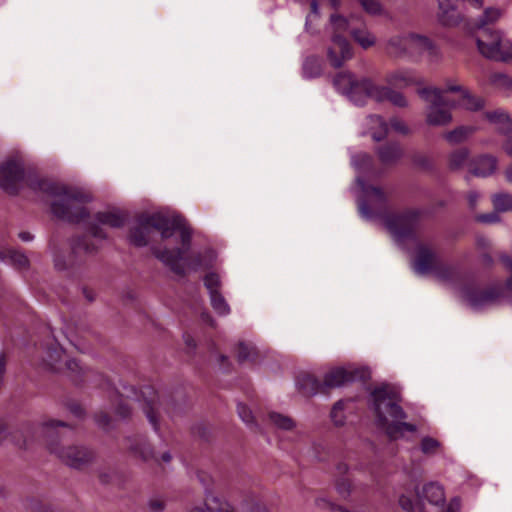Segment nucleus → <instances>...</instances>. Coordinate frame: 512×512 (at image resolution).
I'll return each instance as SVG.
<instances>
[{
    "mask_svg": "<svg viewBox=\"0 0 512 512\" xmlns=\"http://www.w3.org/2000/svg\"><path fill=\"white\" fill-rule=\"evenodd\" d=\"M268 421L273 427L284 431H290L295 427V422L291 417L278 412H270Z\"/></svg>",
    "mask_w": 512,
    "mask_h": 512,
    "instance_id": "a878e982",
    "label": "nucleus"
},
{
    "mask_svg": "<svg viewBox=\"0 0 512 512\" xmlns=\"http://www.w3.org/2000/svg\"><path fill=\"white\" fill-rule=\"evenodd\" d=\"M99 422H100L101 424H103V425H106V424L108 423L107 417L105 416V417L103 418V421H102V420H99Z\"/></svg>",
    "mask_w": 512,
    "mask_h": 512,
    "instance_id": "0e129e2a",
    "label": "nucleus"
},
{
    "mask_svg": "<svg viewBox=\"0 0 512 512\" xmlns=\"http://www.w3.org/2000/svg\"><path fill=\"white\" fill-rule=\"evenodd\" d=\"M204 284H205L206 288L208 289L210 295H212L214 293H219L218 288L220 286V278L217 274L210 273V274L206 275V277L204 279Z\"/></svg>",
    "mask_w": 512,
    "mask_h": 512,
    "instance_id": "4c0bfd02",
    "label": "nucleus"
},
{
    "mask_svg": "<svg viewBox=\"0 0 512 512\" xmlns=\"http://www.w3.org/2000/svg\"><path fill=\"white\" fill-rule=\"evenodd\" d=\"M496 169L497 158L492 155H480L471 162V172L478 177L491 176Z\"/></svg>",
    "mask_w": 512,
    "mask_h": 512,
    "instance_id": "a211bd4d",
    "label": "nucleus"
},
{
    "mask_svg": "<svg viewBox=\"0 0 512 512\" xmlns=\"http://www.w3.org/2000/svg\"><path fill=\"white\" fill-rule=\"evenodd\" d=\"M479 198V194L475 191H471L468 194V201L471 206H475Z\"/></svg>",
    "mask_w": 512,
    "mask_h": 512,
    "instance_id": "864d4df0",
    "label": "nucleus"
},
{
    "mask_svg": "<svg viewBox=\"0 0 512 512\" xmlns=\"http://www.w3.org/2000/svg\"><path fill=\"white\" fill-rule=\"evenodd\" d=\"M502 15L503 11L500 8L488 7L480 16L477 25L479 27H483L485 25L495 23L501 18Z\"/></svg>",
    "mask_w": 512,
    "mask_h": 512,
    "instance_id": "473e14b6",
    "label": "nucleus"
},
{
    "mask_svg": "<svg viewBox=\"0 0 512 512\" xmlns=\"http://www.w3.org/2000/svg\"><path fill=\"white\" fill-rule=\"evenodd\" d=\"M55 266L58 268V269H64V265H62L60 262H58L57 260H55Z\"/></svg>",
    "mask_w": 512,
    "mask_h": 512,
    "instance_id": "e2e57ef3",
    "label": "nucleus"
},
{
    "mask_svg": "<svg viewBox=\"0 0 512 512\" xmlns=\"http://www.w3.org/2000/svg\"><path fill=\"white\" fill-rule=\"evenodd\" d=\"M253 348L247 344L240 343L237 349L238 358L240 361H244L250 358Z\"/></svg>",
    "mask_w": 512,
    "mask_h": 512,
    "instance_id": "37998d69",
    "label": "nucleus"
},
{
    "mask_svg": "<svg viewBox=\"0 0 512 512\" xmlns=\"http://www.w3.org/2000/svg\"><path fill=\"white\" fill-rule=\"evenodd\" d=\"M386 82L388 85L396 88H405L422 83L415 71L407 68H399L387 73Z\"/></svg>",
    "mask_w": 512,
    "mask_h": 512,
    "instance_id": "dca6fc26",
    "label": "nucleus"
},
{
    "mask_svg": "<svg viewBox=\"0 0 512 512\" xmlns=\"http://www.w3.org/2000/svg\"><path fill=\"white\" fill-rule=\"evenodd\" d=\"M363 9L372 15H378L382 12V6L377 0H359Z\"/></svg>",
    "mask_w": 512,
    "mask_h": 512,
    "instance_id": "58836bf2",
    "label": "nucleus"
},
{
    "mask_svg": "<svg viewBox=\"0 0 512 512\" xmlns=\"http://www.w3.org/2000/svg\"><path fill=\"white\" fill-rule=\"evenodd\" d=\"M405 41L407 42L406 56H427L431 61L438 59V49L426 36L415 33H408L406 34Z\"/></svg>",
    "mask_w": 512,
    "mask_h": 512,
    "instance_id": "4468645a",
    "label": "nucleus"
},
{
    "mask_svg": "<svg viewBox=\"0 0 512 512\" xmlns=\"http://www.w3.org/2000/svg\"><path fill=\"white\" fill-rule=\"evenodd\" d=\"M200 481L205 488V499L207 502L214 504L212 512H236L235 507L226 499L214 496L209 491V484L205 482L204 478L200 477Z\"/></svg>",
    "mask_w": 512,
    "mask_h": 512,
    "instance_id": "412c9836",
    "label": "nucleus"
},
{
    "mask_svg": "<svg viewBox=\"0 0 512 512\" xmlns=\"http://www.w3.org/2000/svg\"><path fill=\"white\" fill-rule=\"evenodd\" d=\"M69 431V427L64 422L55 420L45 422L40 427V433L47 442L50 451L55 453L67 465L78 468L89 460V453L84 448L77 446L60 449L56 443V439L62 438Z\"/></svg>",
    "mask_w": 512,
    "mask_h": 512,
    "instance_id": "423d86ee",
    "label": "nucleus"
},
{
    "mask_svg": "<svg viewBox=\"0 0 512 512\" xmlns=\"http://www.w3.org/2000/svg\"><path fill=\"white\" fill-rule=\"evenodd\" d=\"M43 361L53 371H62L67 368L75 372L79 368V364L75 360L67 359L65 352L56 341L45 348Z\"/></svg>",
    "mask_w": 512,
    "mask_h": 512,
    "instance_id": "2eb2a0df",
    "label": "nucleus"
},
{
    "mask_svg": "<svg viewBox=\"0 0 512 512\" xmlns=\"http://www.w3.org/2000/svg\"><path fill=\"white\" fill-rule=\"evenodd\" d=\"M24 187L50 197L51 212L57 218L79 222L88 215L86 204L91 200L88 194L27 172L22 154L14 151L0 161V188L16 193Z\"/></svg>",
    "mask_w": 512,
    "mask_h": 512,
    "instance_id": "f03ea898",
    "label": "nucleus"
},
{
    "mask_svg": "<svg viewBox=\"0 0 512 512\" xmlns=\"http://www.w3.org/2000/svg\"><path fill=\"white\" fill-rule=\"evenodd\" d=\"M486 118L493 124L497 126V129L501 132H504L511 127V122L509 117L500 110H496L493 112H487Z\"/></svg>",
    "mask_w": 512,
    "mask_h": 512,
    "instance_id": "c85d7f7f",
    "label": "nucleus"
},
{
    "mask_svg": "<svg viewBox=\"0 0 512 512\" xmlns=\"http://www.w3.org/2000/svg\"><path fill=\"white\" fill-rule=\"evenodd\" d=\"M355 193L358 197V207L361 216L367 220L372 219L373 213L369 205L381 207L385 201V195L378 187L367 186L360 176L356 177Z\"/></svg>",
    "mask_w": 512,
    "mask_h": 512,
    "instance_id": "9d476101",
    "label": "nucleus"
},
{
    "mask_svg": "<svg viewBox=\"0 0 512 512\" xmlns=\"http://www.w3.org/2000/svg\"><path fill=\"white\" fill-rule=\"evenodd\" d=\"M337 91L347 96L357 105L364 103L365 98L369 97L370 89L373 84L367 79L358 80L350 72H341L333 80Z\"/></svg>",
    "mask_w": 512,
    "mask_h": 512,
    "instance_id": "1a4fd4ad",
    "label": "nucleus"
},
{
    "mask_svg": "<svg viewBox=\"0 0 512 512\" xmlns=\"http://www.w3.org/2000/svg\"><path fill=\"white\" fill-rule=\"evenodd\" d=\"M474 132L470 126H459L444 134V139L451 145H456L467 140Z\"/></svg>",
    "mask_w": 512,
    "mask_h": 512,
    "instance_id": "5701e85b",
    "label": "nucleus"
},
{
    "mask_svg": "<svg viewBox=\"0 0 512 512\" xmlns=\"http://www.w3.org/2000/svg\"><path fill=\"white\" fill-rule=\"evenodd\" d=\"M149 505L150 508L155 512H159L163 509V503L158 500L151 501Z\"/></svg>",
    "mask_w": 512,
    "mask_h": 512,
    "instance_id": "6e6d98bb",
    "label": "nucleus"
},
{
    "mask_svg": "<svg viewBox=\"0 0 512 512\" xmlns=\"http://www.w3.org/2000/svg\"><path fill=\"white\" fill-rule=\"evenodd\" d=\"M370 397L376 424L391 439L403 437L406 431L417 430L416 425L404 421L406 413L399 405L400 395L397 391L388 386H381L375 389Z\"/></svg>",
    "mask_w": 512,
    "mask_h": 512,
    "instance_id": "39448f33",
    "label": "nucleus"
},
{
    "mask_svg": "<svg viewBox=\"0 0 512 512\" xmlns=\"http://www.w3.org/2000/svg\"><path fill=\"white\" fill-rule=\"evenodd\" d=\"M237 411L239 417L245 422L247 425H250L254 422V416L251 409L245 404H239L237 406Z\"/></svg>",
    "mask_w": 512,
    "mask_h": 512,
    "instance_id": "a19ab883",
    "label": "nucleus"
},
{
    "mask_svg": "<svg viewBox=\"0 0 512 512\" xmlns=\"http://www.w3.org/2000/svg\"><path fill=\"white\" fill-rule=\"evenodd\" d=\"M351 163L357 171L365 170L371 165V157L366 153H359L351 157Z\"/></svg>",
    "mask_w": 512,
    "mask_h": 512,
    "instance_id": "e433bc0d",
    "label": "nucleus"
},
{
    "mask_svg": "<svg viewBox=\"0 0 512 512\" xmlns=\"http://www.w3.org/2000/svg\"><path fill=\"white\" fill-rule=\"evenodd\" d=\"M499 211H494V212H491V213H486V214H481V215H478L477 216V220L480 221V222H483V223H488V224H491V223H496L499 221V214H498Z\"/></svg>",
    "mask_w": 512,
    "mask_h": 512,
    "instance_id": "c03bdc74",
    "label": "nucleus"
},
{
    "mask_svg": "<svg viewBox=\"0 0 512 512\" xmlns=\"http://www.w3.org/2000/svg\"><path fill=\"white\" fill-rule=\"evenodd\" d=\"M336 489H337V492L338 494L342 497V498H348L351 494V491H352V484H351V481L349 479H340L337 483H336Z\"/></svg>",
    "mask_w": 512,
    "mask_h": 512,
    "instance_id": "ea45409f",
    "label": "nucleus"
},
{
    "mask_svg": "<svg viewBox=\"0 0 512 512\" xmlns=\"http://www.w3.org/2000/svg\"><path fill=\"white\" fill-rule=\"evenodd\" d=\"M0 260L20 268L26 267L28 264V259L23 253L10 248L0 247Z\"/></svg>",
    "mask_w": 512,
    "mask_h": 512,
    "instance_id": "b1692460",
    "label": "nucleus"
},
{
    "mask_svg": "<svg viewBox=\"0 0 512 512\" xmlns=\"http://www.w3.org/2000/svg\"><path fill=\"white\" fill-rule=\"evenodd\" d=\"M417 223L418 213L416 212L394 215L386 219V227L397 242L408 239L415 244V255L412 260L415 273L419 275L433 274L442 281L450 279L454 275V270L442 264L430 247L419 244L413 238Z\"/></svg>",
    "mask_w": 512,
    "mask_h": 512,
    "instance_id": "7ed1b4c3",
    "label": "nucleus"
},
{
    "mask_svg": "<svg viewBox=\"0 0 512 512\" xmlns=\"http://www.w3.org/2000/svg\"><path fill=\"white\" fill-rule=\"evenodd\" d=\"M348 29L349 21L346 18L331 15L330 22L326 27V33L329 35L327 59L335 68L341 67L353 57L352 47L346 39Z\"/></svg>",
    "mask_w": 512,
    "mask_h": 512,
    "instance_id": "0eeeda50",
    "label": "nucleus"
},
{
    "mask_svg": "<svg viewBox=\"0 0 512 512\" xmlns=\"http://www.w3.org/2000/svg\"><path fill=\"white\" fill-rule=\"evenodd\" d=\"M405 40L406 34L391 37L387 43L388 53L396 57L406 56L407 42Z\"/></svg>",
    "mask_w": 512,
    "mask_h": 512,
    "instance_id": "393cba45",
    "label": "nucleus"
},
{
    "mask_svg": "<svg viewBox=\"0 0 512 512\" xmlns=\"http://www.w3.org/2000/svg\"><path fill=\"white\" fill-rule=\"evenodd\" d=\"M311 13L307 16L306 19V29H309L311 23L318 17V3L316 0H311L310 2Z\"/></svg>",
    "mask_w": 512,
    "mask_h": 512,
    "instance_id": "a18cd8bd",
    "label": "nucleus"
},
{
    "mask_svg": "<svg viewBox=\"0 0 512 512\" xmlns=\"http://www.w3.org/2000/svg\"><path fill=\"white\" fill-rule=\"evenodd\" d=\"M460 502L457 498L451 500L444 512H459Z\"/></svg>",
    "mask_w": 512,
    "mask_h": 512,
    "instance_id": "8fccbe9b",
    "label": "nucleus"
},
{
    "mask_svg": "<svg viewBox=\"0 0 512 512\" xmlns=\"http://www.w3.org/2000/svg\"><path fill=\"white\" fill-rule=\"evenodd\" d=\"M459 295L473 310H481L495 303L499 293L496 289L482 291L474 285H465L459 289Z\"/></svg>",
    "mask_w": 512,
    "mask_h": 512,
    "instance_id": "f8f14e48",
    "label": "nucleus"
},
{
    "mask_svg": "<svg viewBox=\"0 0 512 512\" xmlns=\"http://www.w3.org/2000/svg\"><path fill=\"white\" fill-rule=\"evenodd\" d=\"M188 512H212V508L207 503H202L191 507Z\"/></svg>",
    "mask_w": 512,
    "mask_h": 512,
    "instance_id": "3c124183",
    "label": "nucleus"
},
{
    "mask_svg": "<svg viewBox=\"0 0 512 512\" xmlns=\"http://www.w3.org/2000/svg\"><path fill=\"white\" fill-rule=\"evenodd\" d=\"M469 150L461 148L452 152L449 156V167L452 170H458L465 166L469 159Z\"/></svg>",
    "mask_w": 512,
    "mask_h": 512,
    "instance_id": "c756f323",
    "label": "nucleus"
},
{
    "mask_svg": "<svg viewBox=\"0 0 512 512\" xmlns=\"http://www.w3.org/2000/svg\"><path fill=\"white\" fill-rule=\"evenodd\" d=\"M211 305L219 315L225 316L230 313V307L220 293L210 295Z\"/></svg>",
    "mask_w": 512,
    "mask_h": 512,
    "instance_id": "c9c22d12",
    "label": "nucleus"
},
{
    "mask_svg": "<svg viewBox=\"0 0 512 512\" xmlns=\"http://www.w3.org/2000/svg\"><path fill=\"white\" fill-rule=\"evenodd\" d=\"M418 93L430 103L426 112V121L433 126L449 124L452 121L450 109L453 107L478 110L483 105L481 99L472 96L467 90L457 85H450L445 90L423 88L419 89Z\"/></svg>",
    "mask_w": 512,
    "mask_h": 512,
    "instance_id": "20e7f679",
    "label": "nucleus"
},
{
    "mask_svg": "<svg viewBox=\"0 0 512 512\" xmlns=\"http://www.w3.org/2000/svg\"><path fill=\"white\" fill-rule=\"evenodd\" d=\"M419 498L427 500L433 505H440L445 500L443 488L436 483H429L423 486L421 492H417Z\"/></svg>",
    "mask_w": 512,
    "mask_h": 512,
    "instance_id": "aec40b11",
    "label": "nucleus"
},
{
    "mask_svg": "<svg viewBox=\"0 0 512 512\" xmlns=\"http://www.w3.org/2000/svg\"><path fill=\"white\" fill-rule=\"evenodd\" d=\"M504 175L507 182L512 183V165L505 170Z\"/></svg>",
    "mask_w": 512,
    "mask_h": 512,
    "instance_id": "13d9d810",
    "label": "nucleus"
},
{
    "mask_svg": "<svg viewBox=\"0 0 512 512\" xmlns=\"http://www.w3.org/2000/svg\"><path fill=\"white\" fill-rule=\"evenodd\" d=\"M479 52L486 58L506 61L512 57V42L500 31H483L477 38Z\"/></svg>",
    "mask_w": 512,
    "mask_h": 512,
    "instance_id": "6e6552de",
    "label": "nucleus"
},
{
    "mask_svg": "<svg viewBox=\"0 0 512 512\" xmlns=\"http://www.w3.org/2000/svg\"><path fill=\"white\" fill-rule=\"evenodd\" d=\"M365 125L364 133L370 134L375 141H380L387 135L388 125L380 116L371 115L367 117Z\"/></svg>",
    "mask_w": 512,
    "mask_h": 512,
    "instance_id": "6ab92c4d",
    "label": "nucleus"
},
{
    "mask_svg": "<svg viewBox=\"0 0 512 512\" xmlns=\"http://www.w3.org/2000/svg\"><path fill=\"white\" fill-rule=\"evenodd\" d=\"M351 402L348 400L337 401L330 412V418L333 424L337 427H341L346 423L347 411L350 410Z\"/></svg>",
    "mask_w": 512,
    "mask_h": 512,
    "instance_id": "4be33fe9",
    "label": "nucleus"
},
{
    "mask_svg": "<svg viewBox=\"0 0 512 512\" xmlns=\"http://www.w3.org/2000/svg\"><path fill=\"white\" fill-rule=\"evenodd\" d=\"M390 125L398 133L407 134L409 132L407 125L399 119H392Z\"/></svg>",
    "mask_w": 512,
    "mask_h": 512,
    "instance_id": "49530a36",
    "label": "nucleus"
},
{
    "mask_svg": "<svg viewBox=\"0 0 512 512\" xmlns=\"http://www.w3.org/2000/svg\"><path fill=\"white\" fill-rule=\"evenodd\" d=\"M19 237L23 241H30L33 238L32 235L29 232H21L19 234Z\"/></svg>",
    "mask_w": 512,
    "mask_h": 512,
    "instance_id": "bf43d9fd",
    "label": "nucleus"
},
{
    "mask_svg": "<svg viewBox=\"0 0 512 512\" xmlns=\"http://www.w3.org/2000/svg\"><path fill=\"white\" fill-rule=\"evenodd\" d=\"M161 458H162V460H163L164 462L168 463V462H170V460H171V455H170V453H169V452H165V453H163V454H162V457H161Z\"/></svg>",
    "mask_w": 512,
    "mask_h": 512,
    "instance_id": "052dcab7",
    "label": "nucleus"
},
{
    "mask_svg": "<svg viewBox=\"0 0 512 512\" xmlns=\"http://www.w3.org/2000/svg\"><path fill=\"white\" fill-rule=\"evenodd\" d=\"M369 98L376 101L389 100L393 105L398 107H404L407 105V101L403 94L386 86L373 85L370 89Z\"/></svg>",
    "mask_w": 512,
    "mask_h": 512,
    "instance_id": "f3484780",
    "label": "nucleus"
},
{
    "mask_svg": "<svg viewBox=\"0 0 512 512\" xmlns=\"http://www.w3.org/2000/svg\"><path fill=\"white\" fill-rule=\"evenodd\" d=\"M124 215L116 210H107L96 214L90 226V234L97 240H104L107 234L103 227L118 228L124 224Z\"/></svg>",
    "mask_w": 512,
    "mask_h": 512,
    "instance_id": "ddd939ff",
    "label": "nucleus"
},
{
    "mask_svg": "<svg viewBox=\"0 0 512 512\" xmlns=\"http://www.w3.org/2000/svg\"><path fill=\"white\" fill-rule=\"evenodd\" d=\"M153 230L159 231L164 241L177 235V247L152 249L153 255L176 274L208 267L215 258L212 249H198L192 244V229L181 216L168 217L161 213L141 216L132 227L129 240L135 246H146Z\"/></svg>",
    "mask_w": 512,
    "mask_h": 512,
    "instance_id": "f257e3e1",
    "label": "nucleus"
},
{
    "mask_svg": "<svg viewBox=\"0 0 512 512\" xmlns=\"http://www.w3.org/2000/svg\"><path fill=\"white\" fill-rule=\"evenodd\" d=\"M441 449V443L433 437L425 436L420 441V450L427 456L437 454Z\"/></svg>",
    "mask_w": 512,
    "mask_h": 512,
    "instance_id": "72a5a7b5",
    "label": "nucleus"
},
{
    "mask_svg": "<svg viewBox=\"0 0 512 512\" xmlns=\"http://www.w3.org/2000/svg\"><path fill=\"white\" fill-rule=\"evenodd\" d=\"M330 2L333 7H336L338 5V0H330Z\"/></svg>",
    "mask_w": 512,
    "mask_h": 512,
    "instance_id": "69168bd1",
    "label": "nucleus"
},
{
    "mask_svg": "<svg viewBox=\"0 0 512 512\" xmlns=\"http://www.w3.org/2000/svg\"><path fill=\"white\" fill-rule=\"evenodd\" d=\"M322 72L321 61L316 57H308L303 63V75L306 78H313Z\"/></svg>",
    "mask_w": 512,
    "mask_h": 512,
    "instance_id": "2f4dec72",
    "label": "nucleus"
},
{
    "mask_svg": "<svg viewBox=\"0 0 512 512\" xmlns=\"http://www.w3.org/2000/svg\"><path fill=\"white\" fill-rule=\"evenodd\" d=\"M399 504L406 511H411L414 507L413 501L405 495L399 497Z\"/></svg>",
    "mask_w": 512,
    "mask_h": 512,
    "instance_id": "de8ad7c7",
    "label": "nucleus"
},
{
    "mask_svg": "<svg viewBox=\"0 0 512 512\" xmlns=\"http://www.w3.org/2000/svg\"><path fill=\"white\" fill-rule=\"evenodd\" d=\"M492 202L497 211H507L512 209V195L507 193H498L492 197Z\"/></svg>",
    "mask_w": 512,
    "mask_h": 512,
    "instance_id": "f704fd0d",
    "label": "nucleus"
},
{
    "mask_svg": "<svg viewBox=\"0 0 512 512\" xmlns=\"http://www.w3.org/2000/svg\"><path fill=\"white\" fill-rule=\"evenodd\" d=\"M350 34L354 40L364 49H368L376 42L375 36L366 29H355L349 25Z\"/></svg>",
    "mask_w": 512,
    "mask_h": 512,
    "instance_id": "bb28decb",
    "label": "nucleus"
},
{
    "mask_svg": "<svg viewBox=\"0 0 512 512\" xmlns=\"http://www.w3.org/2000/svg\"><path fill=\"white\" fill-rule=\"evenodd\" d=\"M326 504H328V501L326 499L321 498L317 500V505L319 507H324Z\"/></svg>",
    "mask_w": 512,
    "mask_h": 512,
    "instance_id": "680f3d73",
    "label": "nucleus"
},
{
    "mask_svg": "<svg viewBox=\"0 0 512 512\" xmlns=\"http://www.w3.org/2000/svg\"><path fill=\"white\" fill-rule=\"evenodd\" d=\"M149 394H151L152 397L149 401L145 402L143 406V411L146 414L151 425L154 427L155 430H157L156 413L158 411V399L154 392L149 390Z\"/></svg>",
    "mask_w": 512,
    "mask_h": 512,
    "instance_id": "7c9ffc66",
    "label": "nucleus"
},
{
    "mask_svg": "<svg viewBox=\"0 0 512 512\" xmlns=\"http://www.w3.org/2000/svg\"><path fill=\"white\" fill-rule=\"evenodd\" d=\"M260 512H268L266 509H262Z\"/></svg>",
    "mask_w": 512,
    "mask_h": 512,
    "instance_id": "338daca9",
    "label": "nucleus"
},
{
    "mask_svg": "<svg viewBox=\"0 0 512 512\" xmlns=\"http://www.w3.org/2000/svg\"><path fill=\"white\" fill-rule=\"evenodd\" d=\"M96 244H88L86 239L79 240L74 249L76 252L84 251L85 253H93L98 249Z\"/></svg>",
    "mask_w": 512,
    "mask_h": 512,
    "instance_id": "79ce46f5",
    "label": "nucleus"
},
{
    "mask_svg": "<svg viewBox=\"0 0 512 512\" xmlns=\"http://www.w3.org/2000/svg\"><path fill=\"white\" fill-rule=\"evenodd\" d=\"M129 413V408H128V404L126 401H122L121 402V405L119 407V410H118V414L121 416V417H125L127 416Z\"/></svg>",
    "mask_w": 512,
    "mask_h": 512,
    "instance_id": "603ef678",
    "label": "nucleus"
},
{
    "mask_svg": "<svg viewBox=\"0 0 512 512\" xmlns=\"http://www.w3.org/2000/svg\"><path fill=\"white\" fill-rule=\"evenodd\" d=\"M368 377V369L348 365L346 367H337L327 372L324 377V384L327 387L335 388L355 380H364Z\"/></svg>",
    "mask_w": 512,
    "mask_h": 512,
    "instance_id": "9b49d317",
    "label": "nucleus"
},
{
    "mask_svg": "<svg viewBox=\"0 0 512 512\" xmlns=\"http://www.w3.org/2000/svg\"><path fill=\"white\" fill-rule=\"evenodd\" d=\"M504 151L512 157V136L509 137L503 145Z\"/></svg>",
    "mask_w": 512,
    "mask_h": 512,
    "instance_id": "5fc2aeb1",
    "label": "nucleus"
},
{
    "mask_svg": "<svg viewBox=\"0 0 512 512\" xmlns=\"http://www.w3.org/2000/svg\"><path fill=\"white\" fill-rule=\"evenodd\" d=\"M134 450L140 454V456L143 458V459H149L150 457L153 456V453H152V450L151 448L144 444L143 448L141 449H138V448H134Z\"/></svg>",
    "mask_w": 512,
    "mask_h": 512,
    "instance_id": "09e8293b",
    "label": "nucleus"
},
{
    "mask_svg": "<svg viewBox=\"0 0 512 512\" xmlns=\"http://www.w3.org/2000/svg\"><path fill=\"white\" fill-rule=\"evenodd\" d=\"M402 156V150L398 144H390L379 150V158L384 164L397 161Z\"/></svg>",
    "mask_w": 512,
    "mask_h": 512,
    "instance_id": "cd10ccee",
    "label": "nucleus"
},
{
    "mask_svg": "<svg viewBox=\"0 0 512 512\" xmlns=\"http://www.w3.org/2000/svg\"><path fill=\"white\" fill-rule=\"evenodd\" d=\"M184 341H185L186 346H187L189 349H193V348H195V341H194V339L192 338V336H190V335H185V336H184Z\"/></svg>",
    "mask_w": 512,
    "mask_h": 512,
    "instance_id": "4d7b16f0",
    "label": "nucleus"
}]
</instances>
